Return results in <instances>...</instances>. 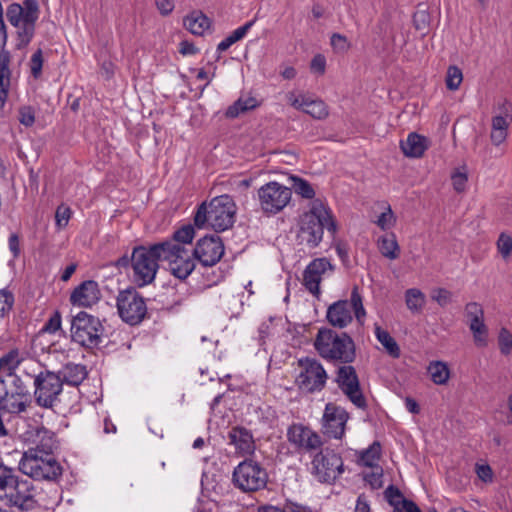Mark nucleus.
Returning a JSON list of instances; mask_svg holds the SVG:
<instances>
[{"label":"nucleus","instance_id":"1","mask_svg":"<svg viewBox=\"0 0 512 512\" xmlns=\"http://www.w3.org/2000/svg\"><path fill=\"white\" fill-rule=\"evenodd\" d=\"M325 228L335 236L337 224L331 210L321 199H314L310 203L309 210L300 217L298 239L308 248H316L323 239Z\"/></svg>","mask_w":512,"mask_h":512},{"label":"nucleus","instance_id":"2","mask_svg":"<svg viewBox=\"0 0 512 512\" xmlns=\"http://www.w3.org/2000/svg\"><path fill=\"white\" fill-rule=\"evenodd\" d=\"M236 205L229 195L213 198L208 204L202 203L194 217L198 228L209 227L222 232L232 227L235 221Z\"/></svg>","mask_w":512,"mask_h":512},{"label":"nucleus","instance_id":"3","mask_svg":"<svg viewBox=\"0 0 512 512\" xmlns=\"http://www.w3.org/2000/svg\"><path fill=\"white\" fill-rule=\"evenodd\" d=\"M314 348L325 360L350 363L355 359V345L346 333L320 328L314 339Z\"/></svg>","mask_w":512,"mask_h":512},{"label":"nucleus","instance_id":"4","mask_svg":"<svg viewBox=\"0 0 512 512\" xmlns=\"http://www.w3.org/2000/svg\"><path fill=\"white\" fill-rule=\"evenodd\" d=\"M354 317L359 325L364 324L366 310L357 287L353 288L350 300H338L332 303L326 312V319L329 324L340 329L350 325Z\"/></svg>","mask_w":512,"mask_h":512},{"label":"nucleus","instance_id":"5","mask_svg":"<svg viewBox=\"0 0 512 512\" xmlns=\"http://www.w3.org/2000/svg\"><path fill=\"white\" fill-rule=\"evenodd\" d=\"M161 260L160 242L146 246H137L131 255L134 281L139 286L150 284L156 276L158 261Z\"/></svg>","mask_w":512,"mask_h":512},{"label":"nucleus","instance_id":"6","mask_svg":"<svg viewBox=\"0 0 512 512\" xmlns=\"http://www.w3.org/2000/svg\"><path fill=\"white\" fill-rule=\"evenodd\" d=\"M7 19L17 28L18 46H26L34 35L35 22L38 19V4L36 0H25L24 5L13 3L7 8Z\"/></svg>","mask_w":512,"mask_h":512},{"label":"nucleus","instance_id":"7","mask_svg":"<svg viewBox=\"0 0 512 512\" xmlns=\"http://www.w3.org/2000/svg\"><path fill=\"white\" fill-rule=\"evenodd\" d=\"M31 403L30 394L19 376L0 378V410L9 414L25 412Z\"/></svg>","mask_w":512,"mask_h":512},{"label":"nucleus","instance_id":"8","mask_svg":"<svg viewBox=\"0 0 512 512\" xmlns=\"http://www.w3.org/2000/svg\"><path fill=\"white\" fill-rule=\"evenodd\" d=\"M71 338L86 348H95L102 342L104 327L99 318L81 311L71 320Z\"/></svg>","mask_w":512,"mask_h":512},{"label":"nucleus","instance_id":"9","mask_svg":"<svg viewBox=\"0 0 512 512\" xmlns=\"http://www.w3.org/2000/svg\"><path fill=\"white\" fill-rule=\"evenodd\" d=\"M19 469L36 480H54L61 475V467L53 457V453L34 454L31 451H25L19 462Z\"/></svg>","mask_w":512,"mask_h":512},{"label":"nucleus","instance_id":"10","mask_svg":"<svg viewBox=\"0 0 512 512\" xmlns=\"http://www.w3.org/2000/svg\"><path fill=\"white\" fill-rule=\"evenodd\" d=\"M161 260L167 263L168 270L178 279H186L195 269L190 251L174 242H160Z\"/></svg>","mask_w":512,"mask_h":512},{"label":"nucleus","instance_id":"11","mask_svg":"<svg viewBox=\"0 0 512 512\" xmlns=\"http://www.w3.org/2000/svg\"><path fill=\"white\" fill-rule=\"evenodd\" d=\"M291 197V188L276 181L262 185L257 191L259 207L265 215H275L282 211Z\"/></svg>","mask_w":512,"mask_h":512},{"label":"nucleus","instance_id":"12","mask_svg":"<svg viewBox=\"0 0 512 512\" xmlns=\"http://www.w3.org/2000/svg\"><path fill=\"white\" fill-rule=\"evenodd\" d=\"M268 481L266 470L256 461L246 459L239 463L233 471V482L244 492L263 489Z\"/></svg>","mask_w":512,"mask_h":512},{"label":"nucleus","instance_id":"13","mask_svg":"<svg viewBox=\"0 0 512 512\" xmlns=\"http://www.w3.org/2000/svg\"><path fill=\"white\" fill-rule=\"evenodd\" d=\"M63 390L61 377L49 370L39 371L34 380V397L36 403L43 408H53Z\"/></svg>","mask_w":512,"mask_h":512},{"label":"nucleus","instance_id":"14","mask_svg":"<svg viewBox=\"0 0 512 512\" xmlns=\"http://www.w3.org/2000/svg\"><path fill=\"white\" fill-rule=\"evenodd\" d=\"M116 306L120 318L130 325L140 323L147 312L144 298L135 289L120 291L116 298Z\"/></svg>","mask_w":512,"mask_h":512},{"label":"nucleus","instance_id":"15","mask_svg":"<svg viewBox=\"0 0 512 512\" xmlns=\"http://www.w3.org/2000/svg\"><path fill=\"white\" fill-rule=\"evenodd\" d=\"M298 365L301 368L296 382L300 389L306 392L321 391L328 379V375L323 365L316 359H299Z\"/></svg>","mask_w":512,"mask_h":512},{"label":"nucleus","instance_id":"16","mask_svg":"<svg viewBox=\"0 0 512 512\" xmlns=\"http://www.w3.org/2000/svg\"><path fill=\"white\" fill-rule=\"evenodd\" d=\"M312 473L320 482H332L344 471L340 455L330 449L321 450L312 460Z\"/></svg>","mask_w":512,"mask_h":512},{"label":"nucleus","instance_id":"17","mask_svg":"<svg viewBox=\"0 0 512 512\" xmlns=\"http://www.w3.org/2000/svg\"><path fill=\"white\" fill-rule=\"evenodd\" d=\"M23 440L28 446L27 451L34 454L53 453L58 448L55 433L42 425L29 427L23 433Z\"/></svg>","mask_w":512,"mask_h":512},{"label":"nucleus","instance_id":"18","mask_svg":"<svg viewBox=\"0 0 512 512\" xmlns=\"http://www.w3.org/2000/svg\"><path fill=\"white\" fill-rule=\"evenodd\" d=\"M336 381L341 391L358 408L366 406L354 367L345 365L338 369Z\"/></svg>","mask_w":512,"mask_h":512},{"label":"nucleus","instance_id":"19","mask_svg":"<svg viewBox=\"0 0 512 512\" xmlns=\"http://www.w3.org/2000/svg\"><path fill=\"white\" fill-rule=\"evenodd\" d=\"M224 245L218 236H205L200 238L193 251L195 258L203 266H213L222 258Z\"/></svg>","mask_w":512,"mask_h":512},{"label":"nucleus","instance_id":"20","mask_svg":"<svg viewBox=\"0 0 512 512\" xmlns=\"http://www.w3.org/2000/svg\"><path fill=\"white\" fill-rule=\"evenodd\" d=\"M348 419L349 415L344 408L327 404L323 415V433L330 438L341 439Z\"/></svg>","mask_w":512,"mask_h":512},{"label":"nucleus","instance_id":"21","mask_svg":"<svg viewBox=\"0 0 512 512\" xmlns=\"http://www.w3.org/2000/svg\"><path fill=\"white\" fill-rule=\"evenodd\" d=\"M332 270L333 266L327 258L322 257L312 260L303 272V285L312 295L318 297L323 276Z\"/></svg>","mask_w":512,"mask_h":512},{"label":"nucleus","instance_id":"22","mask_svg":"<svg viewBox=\"0 0 512 512\" xmlns=\"http://www.w3.org/2000/svg\"><path fill=\"white\" fill-rule=\"evenodd\" d=\"M6 494L7 496L2 500L6 505L20 509H28L33 505V486L29 480L17 476Z\"/></svg>","mask_w":512,"mask_h":512},{"label":"nucleus","instance_id":"23","mask_svg":"<svg viewBox=\"0 0 512 512\" xmlns=\"http://www.w3.org/2000/svg\"><path fill=\"white\" fill-rule=\"evenodd\" d=\"M101 299V291L97 282L87 280L78 285L70 295V303L80 308H91Z\"/></svg>","mask_w":512,"mask_h":512},{"label":"nucleus","instance_id":"24","mask_svg":"<svg viewBox=\"0 0 512 512\" xmlns=\"http://www.w3.org/2000/svg\"><path fill=\"white\" fill-rule=\"evenodd\" d=\"M230 444L242 456L250 455L255 451V442L250 431L241 427H234L229 432Z\"/></svg>","mask_w":512,"mask_h":512},{"label":"nucleus","instance_id":"25","mask_svg":"<svg viewBox=\"0 0 512 512\" xmlns=\"http://www.w3.org/2000/svg\"><path fill=\"white\" fill-rule=\"evenodd\" d=\"M400 147L405 156L420 158L428 149V140L426 137L412 132L408 134L406 140L401 141Z\"/></svg>","mask_w":512,"mask_h":512},{"label":"nucleus","instance_id":"26","mask_svg":"<svg viewBox=\"0 0 512 512\" xmlns=\"http://www.w3.org/2000/svg\"><path fill=\"white\" fill-rule=\"evenodd\" d=\"M184 27L192 34L203 36L211 28L210 19L201 11H192L183 20Z\"/></svg>","mask_w":512,"mask_h":512},{"label":"nucleus","instance_id":"27","mask_svg":"<svg viewBox=\"0 0 512 512\" xmlns=\"http://www.w3.org/2000/svg\"><path fill=\"white\" fill-rule=\"evenodd\" d=\"M24 362V354L18 349H12L0 357V378L17 376L15 370Z\"/></svg>","mask_w":512,"mask_h":512},{"label":"nucleus","instance_id":"28","mask_svg":"<svg viewBox=\"0 0 512 512\" xmlns=\"http://www.w3.org/2000/svg\"><path fill=\"white\" fill-rule=\"evenodd\" d=\"M58 375L63 383L77 386L87 377V370L81 364L68 363L62 367Z\"/></svg>","mask_w":512,"mask_h":512},{"label":"nucleus","instance_id":"29","mask_svg":"<svg viewBox=\"0 0 512 512\" xmlns=\"http://www.w3.org/2000/svg\"><path fill=\"white\" fill-rule=\"evenodd\" d=\"M427 373L430 380L439 386L446 385L451 378V370L449 365L441 360H433L427 366Z\"/></svg>","mask_w":512,"mask_h":512},{"label":"nucleus","instance_id":"30","mask_svg":"<svg viewBox=\"0 0 512 512\" xmlns=\"http://www.w3.org/2000/svg\"><path fill=\"white\" fill-rule=\"evenodd\" d=\"M377 247L381 255L389 260H395L400 256V246L394 233L379 237Z\"/></svg>","mask_w":512,"mask_h":512},{"label":"nucleus","instance_id":"31","mask_svg":"<svg viewBox=\"0 0 512 512\" xmlns=\"http://www.w3.org/2000/svg\"><path fill=\"white\" fill-rule=\"evenodd\" d=\"M512 123V103L503 100L497 106V113L492 118V128L508 131Z\"/></svg>","mask_w":512,"mask_h":512},{"label":"nucleus","instance_id":"32","mask_svg":"<svg viewBox=\"0 0 512 512\" xmlns=\"http://www.w3.org/2000/svg\"><path fill=\"white\" fill-rule=\"evenodd\" d=\"M381 457V446L379 442H373L367 449L358 454V464L369 468L380 467L378 462Z\"/></svg>","mask_w":512,"mask_h":512},{"label":"nucleus","instance_id":"33","mask_svg":"<svg viewBox=\"0 0 512 512\" xmlns=\"http://www.w3.org/2000/svg\"><path fill=\"white\" fill-rule=\"evenodd\" d=\"M375 337L384 347L385 351L393 358L400 357V348L395 339L379 325L375 324Z\"/></svg>","mask_w":512,"mask_h":512},{"label":"nucleus","instance_id":"34","mask_svg":"<svg viewBox=\"0 0 512 512\" xmlns=\"http://www.w3.org/2000/svg\"><path fill=\"white\" fill-rule=\"evenodd\" d=\"M255 21H256V19H253V20L245 23L243 26H240L237 29H235L226 38H224L221 42H219V44L217 45V51L224 52L227 49H229L234 43L243 39L246 36V34L248 33V31L255 24Z\"/></svg>","mask_w":512,"mask_h":512},{"label":"nucleus","instance_id":"35","mask_svg":"<svg viewBox=\"0 0 512 512\" xmlns=\"http://www.w3.org/2000/svg\"><path fill=\"white\" fill-rule=\"evenodd\" d=\"M9 57L7 54H0V108L3 107L10 85V71L8 68Z\"/></svg>","mask_w":512,"mask_h":512},{"label":"nucleus","instance_id":"36","mask_svg":"<svg viewBox=\"0 0 512 512\" xmlns=\"http://www.w3.org/2000/svg\"><path fill=\"white\" fill-rule=\"evenodd\" d=\"M381 209L373 222L383 231L390 230L396 225L397 217L388 203L383 202Z\"/></svg>","mask_w":512,"mask_h":512},{"label":"nucleus","instance_id":"37","mask_svg":"<svg viewBox=\"0 0 512 512\" xmlns=\"http://www.w3.org/2000/svg\"><path fill=\"white\" fill-rule=\"evenodd\" d=\"M495 245L500 258L506 263L509 262L512 258V234L507 231L501 232Z\"/></svg>","mask_w":512,"mask_h":512},{"label":"nucleus","instance_id":"38","mask_svg":"<svg viewBox=\"0 0 512 512\" xmlns=\"http://www.w3.org/2000/svg\"><path fill=\"white\" fill-rule=\"evenodd\" d=\"M258 105L253 97H241L233 105L228 107L226 116L230 118L238 117L240 114L254 109Z\"/></svg>","mask_w":512,"mask_h":512},{"label":"nucleus","instance_id":"39","mask_svg":"<svg viewBox=\"0 0 512 512\" xmlns=\"http://www.w3.org/2000/svg\"><path fill=\"white\" fill-rule=\"evenodd\" d=\"M302 112L318 120L325 119L329 114L327 105L322 100L313 97H310Z\"/></svg>","mask_w":512,"mask_h":512},{"label":"nucleus","instance_id":"40","mask_svg":"<svg viewBox=\"0 0 512 512\" xmlns=\"http://www.w3.org/2000/svg\"><path fill=\"white\" fill-rule=\"evenodd\" d=\"M451 182L453 189L457 193H463L468 184V168L466 165L456 167L451 173Z\"/></svg>","mask_w":512,"mask_h":512},{"label":"nucleus","instance_id":"41","mask_svg":"<svg viewBox=\"0 0 512 512\" xmlns=\"http://www.w3.org/2000/svg\"><path fill=\"white\" fill-rule=\"evenodd\" d=\"M406 305L412 312H420L425 305L426 297L417 288L408 289L405 293Z\"/></svg>","mask_w":512,"mask_h":512},{"label":"nucleus","instance_id":"42","mask_svg":"<svg viewBox=\"0 0 512 512\" xmlns=\"http://www.w3.org/2000/svg\"><path fill=\"white\" fill-rule=\"evenodd\" d=\"M464 315L468 326L484 322V309L477 302H469L465 305Z\"/></svg>","mask_w":512,"mask_h":512},{"label":"nucleus","instance_id":"43","mask_svg":"<svg viewBox=\"0 0 512 512\" xmlns=\"http://www.w3.org/2000/svg\"><path fill=\"white\" fill-rule=\"evenodd\" d=\"M16 478L17 475L12 469L0 464V501H2L3 498L7 496L6 493L14 484Z\"/></svg>","mask_w":512,"mask_h":512},{"label":"nucleus","instance_id":"44","mask_svg":"<svg viewBox=\"0 0 512 512\" xmlns=\"http://www.w3.org/2000/svg\"><path fill=\"white\" fill-rule=\"evenodd\" d=\"M195 236L194 227L190 224L184 225L178 230H176L173 234V237L170 240H166L165 242H174L179 243L180 245L191 244L193 238Z\"/></svg>","mask_w":512,"mask_h":512},{"label":"nucleus","instance_id":"45","mask_svg":"<svg viewBox=\"0 0 512 512\" xmlns=\"http://www.w3.org/2000/svg\"><path fill=\"white\" fill-rule=\"evenodd\" d=\"M462 81H463L462 70L455 65L449 66L447 69L446 78H445V83H446L447 89L450 91L458 90L461 86Z\"/></svg>","mask_w":512,"mask_h":512},{"label":"nucleus","instance_id":"46","mask_svg":"<svg viewBox=\"0 0 512 512\" xmlns=\"http://www.w3.org/2000/svg\"><path fill=\"white\" fill-rule=\"evenodd\" d=\"M473 335L474 344L479 348H484L488 345V327L485 321L479 324L469 326Z\"/></svg>","mask_w":512,"mask_h":512},{"label":"nucleus","instance_id":"47","mask_svg":"<svg viewBox=\"0 0 512 512\" xmlns=\"http://www.w3.org/2000/svg\"><path fill=\"white\" fill-rule=\"evenodd\" d=\"M310 97V95L300 90H292L287 92L285 95L288 104L299 111H302L305 108Z\"/></svg>","mask_w":512,"mask_h":512},{"label":"nucleus","instance_id":"48","mask_svg":"<svg viewBox=\"0 0 512 512\" xmlns=\"http://www.w3.org/2000/svg\"><path fill=\"white\" fill-rule=\"evenodd\" d=\"M292 181H293V189L295 191V193L303 198H306V199H313L314 196H315V191L312 187V185L302 179V178H299V177H292Z\"/></svg>","mask_w":512,"mask_h":512},{"label":"nucleus","instance_id":"49","mask_svg":"<svg viewBox=\"0 0 512 512\" xmlns=\"http://www.w3.org/2000/svg\"><path fill=\"white\" fill-rule=\"evenodd\" d=\"M313 431L303 425H293L288 430L289 441L300 446L305 438Z\"/></svg>","mask_w":512,"mask_h":512},{"label":"nucleus","instance_id":"50","mask_svg":"<svg viewBox=\"0 0 512 512\" xmlns=\"http://www.w3.org/2000/svg\"><path fill=\"white\" fill-rule=\"evenodd\" d=\"M330 44L333 51L338 54L346 53L351 47V43L347 37L339 33H333L331 35Z\"/></svg>","mask_w":512,"mask_h":512},{"label":"nucleus","instance_id":"51","mask_svg":"<svg viewBox=\"0 0 512 512\" xmlns=\"http://www.w3.org/2000/svg\"><path fill=\"white\" fill-rule=\"evenodd\" d=\"M43 62L44 58L42 50L38 49L32 54L29 61L30 73L35 79L40 78V76L42 75Z\"/></svg>","mask_w":512,"mask_h":512},{"label":"nucleus","instance_id":"52","mask_svg":"<svg viewBox=\"0 0 512 512\" xmlns=\"http://www.w3.org/2000/svg\"><path fill=\"white\" fill-rule=\"evenodd\" d=\"M475 473L478 479L485 484H491L494 480V472L491 466L485 462L475 464Z\"/></svg>","mask_w":512,"mask_h":512},{"label":"nucleus","instance_id":"53","mask_svg":"<svg viewBox=\"0 0 512 512\" xmlns=\"http://www.w3.org/2000/svg\"><path fill=\"white\" fill-rule=\"evenodd\" d=\"M13 304V294L6 289H0V321L10 312Z\"/></svg>","mask_w":512,"mask_h":512},{"label":"nucleus","instance_id":"54","mask_svg":"<svg viewBox=\"0 0 512 512\" xmlns=\"http://www.w3.org/2000/svg\"><path fill=\"white\" fill-rule=\"evenodd\" d=\"M500 352L508 355L512 352V334L506 328H501L498 335Z\"/></svg>","mask_w":512,"mask_h":512},{"label":"nucleus","instance_id":"55","mask_svg":"<svg viewBox=\"0 0 512 512\" xmlns=\"http://www.w3.org/2000/svg\"><path fill=\"white\" fill-rule=\"evenodd\" d=\"M71 215L72 211L70 207L63 204L58 206L55 213V221L59 230L64 229L68 225Z\"/></svg>","mask_w":512,"mask_h":512},{"label":"nucleus","instance_id":"56","mask_svg":"<svg viewBox=\"0 0 512 512\" xmlns=\"http://www.w3.org/2000/svg\"><path fill=\"white\" fill-rule=\"evenodd\" d=\"M62 318L59 311H54L41 329V332L55 334L61 329Z\"/></svg>","mask_w":512,"mask_h":512},{"label":"nucleus","instance_id":"57","mask_svg":"<svg viewBox=\"0 0 512 512\" xmlns=\"http://www.w3.org/2000/svg\"><path fill=\"white\" fill-rule=\"evenodd\" d=\"M371 469V472L364 474V479L372 489H379L383 486V469L381 467H375Z\"/></svg>","mask_w":512,"mask_h":512},{"label":"nucleus","instance_id":"58","mask_svg":"<svg viewBox=\"0 0 512 512\" xmlns=\"http://www.w3.org/2000/svg\"><path fill=\"white\" fill-rule=\"evenodd\" d=\"M431 298L440 306L445 307L452 302V293L444 288H436L431 292Z\"/></svg>","mask_w":512,"mask_h":512},{"label":"nucleus","instance_id":"59","mask_svg":"<svg viewBox=\"0 0 512 512\" xmlns=\"http://www.w3.org/2000/svg\"><path fill=\"white\" fill-rule=\"evenodd\" d=\"M19 122L26 126L30 127L35 122V113L32 107L30 106H23L19 110Z\"/></svg>","mask_w":512,"mask_h":512},{"label":"nucleus","instance_id":"60","mask_svg":"<svg viewBox=\"0 0 512 512\" xmlns=\"http://www.w3.org/2000/svg\"><path fill=\"white\" fill-rule=\"evenodd\" d=\"M415 28L424 32L429 26V14L426 10H418L413 16Z\"/></svg>","mask_w":512,"mask_h":512},{"label":"nucleus","instance_id":"61","mask_svg":"<svg viewBox=\"0 0 512 512\" xmlns=\"http://www.w3.org/2000/svg\"><path fill=\"white\" fill-rule=\"evenodd\" d=\"M385 497L388 502L394 507V509L398 508L401 505V501L404 500L400 491L393 486H389L385 491Z\"/></svg>","mask_w":512,"mask_h":512},{"label":"nucleus","instance_id":"62","mask_svg":"<svg viewBox=\"0 0 512 512\" xmlns=\"http://www.w3.org/2000/svg\"><path fill=\"white\" fill-rule=\"evenodd\" d=\"M310 69L313 73L322 75L326 69V58L322 54H317L313 57L310 64Z\"/></svg>","mask_w":512,"mask_h":512},{"label":"nucleus","instance_id":"63","mask_svg":"<svg viewBox=\"0 0 512 512\" xmlns=\"http://www.w3.org/2000/svg\"><path fill=\"white\" fill-rule=\"evenodd\" d=\"M322 441L320 436L315 433L314 431L309 434L305 440L303 441V444L300 445V447L306 448V449H317L321 446Z\"/></svg>","mask_w":512,"mask_h":512},{"label":"nucleus","instance_id":"64","mask_svg":"<svg viewBox=\"0 0 512 512\" xmlns=\"http://www.w3.org/2000/svg\"><path fill=\"white\" fill-rule=\"evenodd\" d=\"M394 512H421V510L414 502L404 499L401 501V505L394 509Z\"/></svg>","mask_w":512,"mask_h":512}]
</instances>
